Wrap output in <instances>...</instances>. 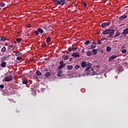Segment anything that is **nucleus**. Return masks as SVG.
Segmentation results:
<instances>
[{
	"instance_id": "f257e3e1",
	"label": "nucleus",
	"mask_w": 128,
	"mask_h": 128,
	"mask_svg": "<svg viewBox=\"0 0 128 128\" xmlns=\"http://www.w3.org/2000/svg\"><path fill=\"white\" fill-rule=\"evenodd\" d=\"M114 32H115V30H114L108 29L102 32V34L104 35L108 34V38H112L114 36Z\"/></svg>"
},
{
	"instance_id": "f03ea898",
	"label": "nucleus",
	"mask_w": 128,
	"mask_h": 128,
	"mask_svg": "<svg viewBox=\"0 0 128 128\" xmlns=\"http://www.w3.org/2000/svg\"><path fill=\"white\" fill-rule=\"evenodd\" d=\"M92 66V64L90 62H88L86 61H84L82 62H81V67L83 68H85L84 71H88L90 70V68H92L91 67Z\"/></svg>"
},
{
	"instance_id": "7ed1b4c3",
	"label": "nucleus",
	"mask_w": 128,
	"mask_h": 128,
	"mask_svg": "<svg viewBox=\"0 0 128 128\" xmlns=\"http://www.w3.org/2000/svg\"><path fill=\"white\" fill-rule=\"evenodd\" d=\"M54 2H55V4H55V6H57L58 5H60L61 6H64V2H65V0H52Z\"/></svg>"
},
{
	"instance_id": "20e7f679",
	"label": "nucleus",
	"mask_w": 128,
	"mask_h": 128,
	"mask_svg": "<svg viewBox=\"0 0 128 128\" xmlns=\"http://www.w3.org/2000/svg\"><path fill=\"white\" fill-rule=\"evenodd\" d=\"M87 72V74L90 76H94L96 75V72L94 71L92 68H90L89 70L86 71L85 72Z\"/></svg>"
},
{
	"instance_id": "39448f33",
	"label": "nucleus",
	"mask_w": 128,
	"mask_h": 128,
	"mask_svg": "<svg viewBox=\"0 0 128 128\" xmlns=\"http://www.w3.org/2000/svg\"><path fill=\"white\" fill-rule=\"evenodd\" d=\"M110 24H111V22H110L109 21H108L106 22H102L100 24V26H102V28H104L106 26H108Z\"/></svg>"
},
{
	"instance_id": "423d86ee",
	"label": "nucleus",
	"mask_w": 128,
	"mask_h": 128,
	"mask_svg": "<svg viewBox=\"0 0 128 128\" xmlns=\"http://www.w3.org/2000/svg\"><path fill=\"white\" fill-rule=\"evenodd\" d=\"M59 64L60 66H58V70H61L65 66L66 64L64 63L63 61L61 60L59 62Z\"/></svg>"
},
{
	"instance_id": "0eeeda50",
	"label": "nucleus",
	"mask_w": 128,
	"mask_h": 128,
	"mask_svg": "<svg viewBox=\"0 0 128 128\" xmlns=\"http://www.w3.org/2000/svg\"><path fill=\"white\" fill-rule=\"evenodd\" d=\"M13 80L12 76H9L5 78V82H6L12 81Z\"/></svg>"
},
{
	"instance_id": "6e6552de",
	"label": "nucleus",
	"mask_w": 128,
	"mask_h": 128,
	"mask_svg": "<svg viewBox=\"0 0 128 128\" xmlns=\"http://www.w3.org/2000/svg\"><path fill=\"white\" fill-rule=\"evenodd\" d=\"M116 58H117V56L113 55L111 56V57L109 58V60H108V61H109V62H111L113 60L116 59Z\"/></svg>"
},
{
	"instance_id": "1a4fd4ad",
	"label": "nucleus",
	"mask_w": 128,
	"mask_h": 128,
	"mask_svg": "<svg viewBox=\"0 0 128 128\" xmlns=\"http://www.w3.org/2000/svg\"><path fill=\"white\" fill-rule=\"evenodd\" d=\"M128 34V28L123 30V32H122V35L126 36Z\"/></svg>"
},
{
	"instance_id": "9d476101",
	"label": "nucleus",
	"mask_w": 128,
	"mask_h": 128,
	"mask_svg": "<svg viewBox=\"0 0 128 128\" xmlns=\"http://www.w3.org/2000/svg\"><path fill=\"white\" fill-rule=\"evenodd\" d=\"M128 18L127 16L126 15H122L119 18V20H122Z\"/></svg>"
},
{
	"instance_id": "9b49d317",
	"label": "nucleus",
	"mask_w": 128,
	"mask_h": 128,
	"mask_svg": "<svg viewBox=\"0 0 128 128\" xmlns=\"http://www.w3.org/2000/svg\"><path fill=\"white\" fill-rule=\"evenodd\" d=\"M98 49H93L92 50L91 53H92L93 55H96V54H98Z\"/></svg>"
},
{
	"instance_id": "f8f14e48",
	"label": "nucleus",
	"mask_w": 128,
	"mask_h": 128,
	"mask_svg": "<svg viewBox=\"0 0 128 128\" xmlns=\"http://www.w3.org/2000/svg\"><path fill=\"white\" fill-rule=\"evenodd\" d=\"M36 32H40V34H44V30L42 29L41 28H37V30Z\"/></svg>"
},
{
	"instance_id": "ddd939ff",
	"label": "nucleus",
	"mask_w": 128,
	"mask_h": 128,
	"mask_svg": "<svg viewBox=\"0 0 128 128\" xmlns=\"http://www.w3.org/2000/svg\"><path fill=\"white\" fill-rule=\"evenodd\" d=\"M22 84H28V80L26 79H24L22 80Z\"/></svg>"
},
{
	"instance_id": "4468645a",
	"label": "nucleus",
	"mask_w": 128,
	"mask_h": 128,
	"mask_svg": "<svg viewBox=\"0 0 128 128\" xmlns=\"http://www.w3.org/2000/svg\"><path fill=\"white\" fill-rule=\"evenodd\" d=\"M77 50L76 48H69L68 52H71L72 51H76Z\"/></svg>"
},
{
	"instance_id": "2eb2a0df",
	"label": "nucleus",
	"mask_w": 128,
	"mask_h": 128,
	"mask_svg": "<svg viewBox=\"0 0 128 128\" xmlns=\"http://www.w3.org/2000/svg\"><path fill=\"white\" fill-rule=\"evenodd\" d=\"M112 48L111 47H110V46H106V52H110L111 51V50Z\"/></svg>"
},
{
	"instance_id": "dca6fc26",
	"label": "nucleus",
	"mask_w": 128,
	"mask_h": 128,
	"mask_svg": "<svg viewBox=\"0 0 128 128\" xmlns=\"http://www.w3.org/2000/svg\"><path fill=\"white\" fill-rule=\"evenodd\" d=\"M72 56H74V58H78L80 57V54L76 53H74L72 54Z\"/></svg>"
},
{
	"instance_id": "f3484780",
	"label": "nucleus",
	"mask_w": 128,
	"mask_h": 128,
	"mask_svg": "<svg viewBox=\"0 0 128 128\" xmlns=\"http://www.w3.org/2000/svg\"><path fill=\"white\" fill-rule=\"evenodd\" d=\"M62 70H59L58 72V74H57V76H59V77H60V76H62Z\"/></svg>"
},
{
	"instance_id": "a211bd4d",
	"label": "nucleus",
	"mask_w": 128,
	"mask_h": 128,
	"mask_svg": "<svg viewBox=\"0 0 128 128\" xmlns=\"http://www.w3.org/2000/svg\"><path fill=\"white\" fill-rule=\"evenodd\" d=\"M1 67L5 68L6 66V62H4L0 64Z\"/></svg>"
},
{
	"instance_id": "6ab92c4d",
	"label": "nucleus",
	"mask_w": 128,
	"mask_h": 128,
	"mask_svg": "<svg viewBox=\"0 0 128 128\" xmlns=\"http://www.w3.org/2000/svg\"><path fill=\"white\" fill-rule=\"evenodd\" d=\"M35 74H36V75H37L38 76H42V72H40L38 70L36 71V72H35Z\"/></svg>"
},
{
	"instance_id": "aec40b11",
	"label": "nucleus",
	"mask_w": 128,
	"mask_h": 128,
	"mask_svg": "<svg viewBox=\"0 0 128 128\" xmlns=\"http://www.w3.org/2000/svg\"><path fill=\"white\" fill-rule=\"evenodd\" d=\"M50 76V72H46V74H44V76L46 78H48V76Z\"/></svg>"
},
{
	"instance_id": "412c9836",
	"label": "nucleus",
	"mask_w": 128,
	"mask_h": 128,
	"mask_svg": "<svg viewBox=\"0 0 128 128\" xmlns=\"http://www.w3.org/2000/svg\"><path fill=\"white\" fill-rule=\"evenodd\" d=\"M72 68H74V66L72 65L68 66V70H72Z\"/></svg>"
},
{
	"instance_id": "4be33fe9",
	"label": "nucleus",
	"mask_w": 128,
	"mask_h": 128,
	"mask_svg": "<svg viewBox=\"0 0 128 128\" xmlns=\"http://www.w3.org/2000/svg\"><path fill=\"white\" fill-rule=\"evenodd\" d=\"M92 53L91 52H86V55H87V56H92Z\"/></svg>"
},
{
	"instance_id": "5701e85b",
	"label": "nucleus",
	"mask_w": 128,
	"mask_h": 128,
	"mask_svg": "<svg viewBox=\"0 0 128 128\" xmlns=\"http://www.w3.org/2000/svg\"><path fill=\"white\" fill-rule=\"evenodd\" d=\"M5 51H6V48L5 46H4L3 48H1V52H4Z\"/></svg>"
},
{
	"instance_id": "b1692460",
	"label": "nucleus",
	"mask_w": 128,
	"mask_h": 128,
	"mask_svg": "<svg viewBox=\"0 0 128 128\" xmlns=\"http://www.w3.org/2000/svg\"><path fill=\"white\" fill-rule=\"evenodd\" d=\"M90 48H89V50H93L94 48H96V46H94V45H91V46H90Z\"/></svg>"
},
{
	"instance_id": "393cba45",
	"label": "nucleus",
	"mask_w": 128,
	"mask_h": 128,
	"mask_svg": "<svg viewBox=\"0 0 128 128\" xmlns=\"http://www.w3.org/2000/svg\"><path fill=\"white\" fill-rule=\"evenodd\" d=\"M46 42L48 43L50 42V37H48L46 38Z\"/></svg>"
},
{
	"instance_id": "a878e982",
	"label": "nucleus",
	"mask_w": 128,
	"mask_h": 128,
	"mask_svg": "<svg viewBox=\"0 0 128 128\" xmlns=\"http://www.w3.org/2000/svg\"><path fill=\"white\" fill-rule=\"evenodd\" d=\"M0 40L2 42H5L6 40V37L2 36V38H1Z\"/></svg>"
},
{
	"instance_id": "bb28decb",
	"label": "nucleus",
	"mask_w": 128,
	"mask_h": 128,
	"mask_svg": "<svg viewBox=\"0 0 128 128\" xmlns=\"http://www.w3.org/2000/svg\"><path fill=\"white\" fill-rule=\"evenodd\" d=\"M126 49H123L121 50V52H122V54H126Z\"/></svg>"
},
{
	"instance_id": "cd10ccee",
	"label": "nucleus",
	"mask_w": 128,
	"mask_h": 128,
	"mask_svg": "<svg viewBox=\"0 0 128 128\" xmlns=\"http://www.w3.org/2000/svg\"><path fill=\"white\" fill-rule=\"evenodd\" d=\"M120 35V33L119 32H116V34L114 36V38H116Z\"/></svg>"
},
{
	"instance_id": "c85d7f7f",
	"label": "nucleus",
	"mask_w": 128,
	"mask_h": 128,
	"mask_svg": "<svg viewBox=\"0 0 128 128\" xmlns=\"http://www.w3.org/2000/svg\"><path fill=\"white\" fill-rule=\"evenodd\" d=\"M16 41L18 42H20L22 41V39L20 38H16Z\"/></svg>"
},
{
	"instance_id": "c756f323",
	"label": "nucleus",
	"mask_w": 128,
	"mask_h": 128,
	"mask_svg": "<svg viewBox=\"0 0 128 128\" xmlns=\"http://www.w3.org/2000/svg\"><path fill=\"white\" fill-rule=\"evenodd\" d=\"M0 6L2 8L5 6V4L4 2H1L0 4Z\"/></svg>"
},
{
	"instance_id": "7c9ffc66",
	"label": "nucleus",
	"mask_w": 128,
	"mask_h": 128,
	"mask_svg": "<svg viewBox=\"0 0 128 128\" xmlns=\"http://www.w3.org/2000/svg\"><path fill=\"white\" fill-rule=\"evenodd\" d=\"M90 44V40H86V42H85L84 43V44L85 45H87L88 44Z\"/></svg>"
},
{
	"instance_id": "2f4dec72",
	"label": "nucleus",
	"mask_w": 128,
	"mask_h": 128,
	"mask_svg": "<svg viewBox=\"0 0 128 128\" xmlns=\"http://www.w3.org/2000/svg\"><path fill=\"white\" fill-rule=\"evenodd\" d=\"M20 54V52H16V54H15L16 56H19Z\"/></svg>"
},
{
	"instance_id": "473e14b6",
	"label": "nucleus",
	"mask_w": 128,
	"mask_h": 128,
	"mask_svg": "<svg viewBox=\"0 0 128 128\" xmlns=\"http://www.w3.org/2000/svg\"><path fill=\"white\" fill-rule=\"evenodd\" d=\"M16 60L20 61L22 60V58L20 56H18L16 57Z\"/></svg>"
},
{
	"instance_id": "72a5a7b5",
	"label": "nucleus",
	"mask_w": 128,
	"mask_h": 128,
	"mask_svg": "<svg viewBox=\"0 0 128 128\" xmlns=\"http://www.w3.org/2000/svg\"><path fill=\"white\" fill-rule=\"evenodd\" d=\"M74 68L78 70V68H80V66L76 65V66H74Z\"/></svg>"
},
{
	"instance_id": "f704fd0d",
	"label": "nucleus",
	"mask_w": 128,
	"mask_h": 128,
	"mask_svg": "<svg viewBox=\"0 0 128 128\" xmlns=\"http://www.w3.org/2000/svg\"><path fill=\"white\" fill-rule=\"evenodd\" d=\"M9 101L12 102L14 103H16V100H14V99H9Z\"/></svg>"
},
{
	"instance_id": "c9c22d12",
	"label": "nucleus",
	"mask_w": 128,
	"mask_h": 128,
	"mask_svg": "<svg viewBox=\"0 0 128 128\" xmlns=\"http://www.w3.org/2000/svg\"><path fill=\"white\" fill-rule=\"evenodd\" d=\"M64 59L65 60H68V56H64Z\"/></svg>"
},
{
	"instance_id": "e433bc0d",
	"label": "nucleus",
	"mask_w": 128,
	"mask_h": 128,
	"mask_svg": "<svg viewBox=\"0 0 128 128\" xmlns=\"http://www.w3.org/2000/svg\"><path fill=\"white\" fill-rule=\"evenodd\" d=\"M40 32H37V31H35V36H38Z\"/></svg>"
},
{
	"instance_id": "4c0bfd02",
	"label": "nucleus",
	"mask_w": 128,
	"mask_h": 128,
	"mask_svg": "<svg viewBox=\"0 0 128 128\" xmlns=\"http://www.w3.org/2000/svg\"><path fill=\"white\" fill-rule=\"evenodd\" d=\"M46 44H42V48H46Z\"/></svg>"
},
{
	"instance_id": "58836bf2",
	"label": "nucleus",
	"mask_w": 128,
	"mask_h": 128,
	"mask_svg": "<svg viewBox=\"0 0 128 128\" xmlns=\"http://www.w3.org/2000/svg\"><path fill=\"white\" fill-rule=\"evenodd\" d=\"M98 52H100V54H102L104 52V50H100V49L98 50Z\"/></svg>"
},
{
	"instance_id": "ea45409f",
	"label": "nucleus",
	"mask_w": 128,
	"mask_h": 128,
	"mask_svg": "<svg viewBox=\"0 0 128 128\" xmlns=\"http://www.w3.org/2000/svg\"><path fill=\"white\" fill-rule=\"evenodd\" d=\"M97 43H98V44H102V42H100V40H98Z\"/></svg>"
},
{
	"instance_id": "a19ab883",
	"label": "nucleus",
	"mask_w": 128,
	"mask_h": 128,
	"mask_svg": "<svg viewBox=\"0 0 128 128\" xmlns=\"http://www.w3.org/2000/svg\"><path fill=\"white\" fill-rule=\"evenodd\" d=\"M98 43L96 42H92V44L96 45Z\"/></svg>"
},
{
	"instance_id": "79ce46f5",
	"label": "nucleus",
	"mask_w": 128,
	"mask_h": 128,
	"mask_svg": "<svg viewBox=\"0 0 128 128\" xmlns=\"http://www.w3.org/2000/svg\"><path fill=\"white\" fill-rule=\"evenodd\" d=\"M0 88H1L2 89L4 88V86L3 84L0 85Z\"/></svg>"
},
{
	"instance_id": "37998d69",
	"label": "nucleus",
	"mask_w": 128,
	"mask_h": 128,
	"mask_svg": "<svg viewBox=\"0 0 128 128\" xmlns=\"http://www.w3.org/2000/svg\"><path fill=\"white\" fill-rule=\"evenodd\" d=\"M40 90L42 91V92H44V88H42L40 89Z\"/></svg>"
},
{
	"instance_id": "c03bdc74",
	"label": "nucleus",
	"mask_w": 128,
	"mask_h": 128,
	"mask_svg": "<svg viewBox=\"0 0 128 128\" xmlns=\"http://www.w3.org/2000/svg\"><path fill=\"white\" fill-rule=\"evenodd\" d=\"M82 4L83 6H87V4H86V2H83Z\"/></svg>"
},
{
	"instance_id": "a18cd8bd",
	"label": "nucleus",
	"mask_w": 128,
	"mask_h": 128,
	"mask_svg": "<svg viewBox=\"0 0 128 128\" xmlns=\"http://www.w3.org/2000/svg\"><path fill=\"white\" fill-rule=\"evenodd\" d=\"M27 27H28V28H31V24H27Z\"/></svg>"
},
{
	"instance_id": "49530a36",
	"label": "nucleus",
	"mask_w": 128,
	"mask_h": 128,
	"mask_svg": "<svg viewBox=\"0 0 128 128\" xmlns=\"http://www.w3.org/2000/svg\"><path fill=\"white\" fill-rule=\"evenodd\" d=\"M16 42H16V40H14V41H12V44H16Z\"/></svg>"
},
{
	"instance_id": "de8ad7c7",
	"label": "nucleus",
	"mask_w": 128,
	"mask_h": 128,
	"mask_svg": "<svg viewBox=\"0 0 128 128\" xmlns=\"http://www.w3.org/2000/svg\"><path fill=\"white\" fill-rule=\"evenodd\" d=\"M72 58H70V62H72Z\"/></svg>"
},
{
	"instance_id": "09e8293b",
	"label": "nucleus",
	"mask_w": 128,
	"mask_h": 128,
	"mask_svg": "<svg viewBox=\"0 0 128 128\" xmlns=\"http://www.w3.org/2000/svg\"><path fill=\"white\" fill-rule=\"evenodd\" d=\"M4 45L5 46H8V44L6 43Z\"/></svg>"
},
{
	"instance_id": "8fccbe9b",
	"label": "nucleus",
	"mask_w": 128,
	"mask_h": 128,
	"mask_svg": "<svg viewBox=\"0 0 128 128\" xmlns=\"http://www.w3.org/2000/svg\"><path fill=\"white\" fill-rule=\"evenodd\" d=\"M46 70H48V69H47V68H44V72H46Z\"/></svg>"
},
{
	"instance_id": "3c124183",
	"label": "nucleus",
	"mask_w": 128,
	"mask_h": 128,
	"mask_svg": "<svg viewBox=\"0 0 128 128\" xmlns=\"http://www.w3.org/2000/svg\"><path fill=\"white\" fill-rule=\"evenodd\" d=\"M70 51H68V52H66V54H70Z\"/></svg>"
},
{
	"instance_id": "603ef678",
	"label": "nucleus",
	"mask_w": 128,
	"mask_h": 128,
	"mask_svg": "<svg viewBox=\"0 0 128 128\" xmlns=\"http://www.w3.org/2000/svg\"><path fill=\"white\" fill-rule=\"evenodd\" d=\"M82 52H84V50H82Z\"/></svg>"
},
{
	"instance_id": "864d4df0",
	"label": "nucleus",
	"mask_w": 128,
	"mask_h": 128,
	"mask_svg": "<svg viewBox=\"0 0 128 128\" xmlns=\"http://www.w3.org/2000/svg\"><path fill=\"white\" fill-rule=\"evenodd\" d=\"M20 34V32H18V34Z\"/></svg>"
},
{
	"instance_id": "5fc2aeb1",
	"label": "nucleus",
	"mask_w": 128,
	"mask_h": 128,
	"mask_svg": "<svg viewBox=\"0 0 128 128\" xmlns=\"http://www.w3.org/2000/svg\"><path fill=\"white\" fill-rule=\"evenodd\" d=\"M10 48H12V46H10Z\"/></svg>"
},
{
	"instance_id": "6e6d98bb",
	"label": "nucleus",
	"mask_w": 128,
	"mask_h": 128,
	"mask_svg": "<svg viewBox=\"0 0 128 128\" xmlns=\"http://www.w3.org/2000/svg\"><path fill=\"white\" fill-rule=\"evenodd\" d=\"M7 58V57H6V58Z\"/></svg>"
},
{
	"instance_id": "4d7b16f0",
	"label": "nucleus",
	"mask_w": 128,
	"mask_h": 128,
	"mask_svg": "<svg viewBox=\"0 0 128 128\" xmlns=\"http://www.w3.org/2000/svg\"><path fill=\"white\" fill-rule=\"evenodd\" d=\"M7 58V57H6V58Z\"/></svg>"
},
{
	"instance_id": "13d9d810",
	"label": "nucleus",
	"mask_w": 128,
	"mask_h": 128,
	"mask_svg": "<svg viewBox=\"0 0 128 128\" xmlns=\"http://www.w3.org/2000/svg\"><path fill=\"white\" fill-rule=\"evenodd\" d=\"M119 37H122L121 36H119Z\"/></svg>"
},
{
	"instance_id": "bf43d9fd",
	"label": "nucleus",
	"mask_w": 128,
	"mask_h": 128,
	"mask_svg": "<svg viewBox=\"0 0 128 128\" xmlns=\"http://www.w3.org/2000/svg\"><path fill=\"white\" fill-rule=\"evenodd\" d=\"M18 110H16V112H18Z\"/></svg>"
},
{
	"instance_id": "052dcab7",
	"label": "nucleus",
	"mask_w": 128,
	"mask_h": 128,
	"mask_svg": "<svg viewBox=\"0 0 128 128\" xmlns=\"http://www.w3.org/2000/svg\"><path fill=\"white\" fill-rule=\"evenodd\" d=\"M0 55H1V54H0Z\"/></svg>"
}]
</instances>
